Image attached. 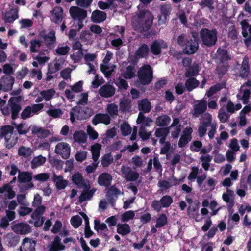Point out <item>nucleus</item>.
<instances>
[{
  "mask_svg": "<svg viewBox=\"0 0 251 251\" xmlns=\"http://www.w3.org/2000/svg\"><path fill=\"white\" fill-rule=\"evenodd\" d=\"M101 148V145L99 143H96L91 146V151L92 155V159L95 162H96L100 157Z\"/></svg>",
  "mask_w": 251,
  "mask_h": 251,
  "instance_id": "31",
  "label": "nucleus"
},
{
  "mask_svg": "<svg viewBox=\"0 0 251 251\" xmlns=\"http://www.w3.org/2000/svg\"><path fill=\"white\" fill-rule=\"evenodd\" d=\"M199 72V67L198 64L193 65L189 67L185 73L186 77L190 78L196 76Z\"/></svg>",
  "mask_w": 251,
  "mask_h": 251,
  "instance_id": "35",
  "label": "nucleus"
},
{
  "mask_svg": "<svg viewBox=\"0 0 251 251\" xmlns=\"http://www.w3.org/2000/svg\"><path fill=\"white\" fill-rule=\"evenodd\" d=\"M128 171H122L123 173L125 175L126 179L129 181H135L137 180L139 176V174L132 171L129 167L127 168Z\"/></svg>",
  "mask_w": 251,
  "mask_h": 251,
  "instance_id": "29",
  "label": "nucleus"
},
{
  "mask_svg": "<svg viewBox=\"0 0 251 251\" xmlns=\"http://www.w3.org/2000/svg\"><path fill=\"white\" fill-rule=\"evenodd\" d=\"M14 127L11 125H4L2 126L0 129V139L3 138L4 136L7 135L8 133H12L14 131ZM6 142L8 141V140L5 137Z\"/></svg>",
  "mask_w": 251,
  "mask_h": 251,
  "instance_id": "39",
  "label": "nucleus"
},
{
  "mask_svg": "<svg viewBox=\"0 0 251 251\" xmlns=\"http://www.w3.org/2000/svg\"><path fill=\"white\" fill-rule=\"evenodd\" d=\"M113 162V158L111 153L104 154L101 158V163L103 167H107Z\"/></svg>",
  "mask_w": 251,
  "mask_h": 251,
  "instance_id": "46",
  "label": "nucleus"
},
{
  "mask_svg": "<svg viewBox=\"0 0 251 251\" xmlns=\"http://www.w3.org/2000/svg\"><path fill=\"white\" fill-rule=\"evenodd\" d=\"M134 216V212L132 210H129L125 212L122 215L121 219L123 222H127L133 219Z\"/></svg>",
  "mask_w": 251,
  "mask_h": 251,
  "instance_id": "60",
  "label": "nucleus"
},
{
  "mask_svg": "<svg viewBox=\"0 0 251 251\" xmlns=\"http://www.w3.org/2000/svg\"><path fill=\"white\" fill-rule=\"evenodd\" d=\"M53 181L55 183V185L58 190H62L65 188L68 184V181L64 180L61 176L53 175Z\"/></svg>",
  "mask_w": 251,
  "mask_h": 251,
  "instance_id": "27",
  "label": "nucleus"
},
{
  "mask_svg": "<svg viewBox=\"0 0 251 251\" xmlns=\"http://www.w3.org/2000/svg\"><path fill=\"white\" fill-rule=\"evenodd\" d=\"M11 111V118L15 120L18 117L19 113L21 111L22 107L20 104H15V103L9 105Z\"/></svg>",
  "mask_w": 251,
  "mask_h": 251,
  "instance_id": "47",
  "label": "nucleus"
},
{
  "mask_svg": "<svg viewBox=\"0 0 251 251\" xmlns=\"http://www.w3.org/2000/svg\"><path fill=\"white\" fill-rule=\"evenodd\" d=\"M32 211V208L23 206H20L18 210V214L20 216H26L30 213Z\"/></svg>",
  "mask_w": 251,
  "mask_h": 251,
  "instance_id": "63",
  "label": "nucleus"
},
{
  "mask_svg": "<svg viewBox=\"0 0 251 251\" xmlns=\"http://www.w3.org/2000/svg\"><path fill=\"white\" fill-rule=\"evenodd\" d=\"M46 160V158L41 155L34 157L31 162V168L34 169L43 165Z\"/></svg>",
  "mask_w": 251,
  "mask_h": 251,
  "instance_id": "40",
  "label": "nucleus"
},
{
  "mask_svg": "<svg viewBox=\"0 0 251 251\" xmlns=\"http://www.w3.org/2000/svg\"><path fill=\"white\" fill-rule=\"evenodd\" d=\"M70 222L75 228H77L81 226L82 219L79 216L75 215L71 217Z\"/></svg>",
  "mask_w": 251,
  "mask_h": 251,
  "instance_id": "51",
  "label": "nucleus"
},
{
  "mask_svg": "<svg viewBox=\"0 0 251 251\" xmlns=\"http://www.w3.org/2000/svg\"><path fill=\"white\" fill-rule=\"evenodd\" d=\"M115 93V88L109 84H105L101 86L99 90V94L104 98H109L114 95Z\"/></svg>",
  "mask_w": 251,
  "mask_h": 251,
  "instance_id": "16",
  "label": "nucleus"
},
{
  "mask_svg": "<svg viewBox=\"0 0 251 251\" xmlns=\"http://www.w3.org/2000/svg\"><path fill=\"white\" fill-rule=\"evenodd\" d=\"M43 38L48 49H52L54 47L56 38L55 32L54 30H51L48 34L44 35Z\"/></svg>",
  "mask_w": 251,
  "mask_h": 251,
  "instance_id": "13",
  "label": "nucleus"
},
{
  "mask_svg": "<svg viewBox=\"0 0 251 251\" xmlns=\"http://www.w3.org/2000/svg\"><path fill=\"white\" fill-rule=\"evenodd\" d=\"M8 244L11 247L16 246L19 242L20 236L18 235H14L13 234L8 235Z\"/></svg>",
  "mask_w": 251,
  "mask_h": 251,
  "instance_id": "56",
  "label": "nucleus"
},
{
  "mask_svg": "<svg viewBox=\"0 0 251 251\" xmlns=\"http://www.w3.org/2000/svg\"><path fill=\"white\" fill-rule=\"evenodd\" d=\"M50 163L53 166L55 167L57 170L62 169L64 165V162L63 161L55 158L51 159L50 160Z\"/></svg>",
  "mask_w": 251,
  "mask_h": 251,
  "instance_id": "64",
  "label": "nucleus"
},
{
  "mask_svg": "<svg viewBox=\"0 0 251 251\" xmlns=\"http://www.w3.org/2000/svg\"><path fill=\"white\" fill-rule=\"evenodd\" d=\"M167 223V218L165 214L162 213L159 215L156 220L155 227L156 228L164 226Z\"/></svg>",
  "mask_w": 251,
  "mask_h": 251,
  "instance_id": "49",
  "label": "nucleus"
},
{
  "mask_svg": "<svg viewBox=\"0 0 251 251\" xmlns=\"http://www.w3.org/2000/svg\"><path fill=\"white\" fill-rule=\"evenodd\" d=\"M121 131L123 136H126L129 135L131 132V127L127 123H123L121 125Z\"/></svg>",
  "mask_w": 251,
  "mask_h": 251,
  "instance_id": "52",
  "label": "nucleus"
},
{
  "mask_svg": "<svg viewBox=\"0 0 251 251\" xmlns=\"http://www.w3.org/2000/svg\"><path fill=\"white\" fill-rule=\"evenodd\" d=\"M202 45L207 47H212L216 44L218 40V31L215 28L211 29L203 28L200 31Z\"/></svg>",
  "mask_w": 251,
  "mask_h": 251,
  "instance_id": "3",
  "label": "nucleus"
},
{
  "mask_svg": "<svg viewBox=\"0 0 251 251\" xmlns=\"http://www.w3.org/2000/svg\"><path fill=\"white\" fill-rule=\"evenodd\" d=\"M200 84V82L194 77L188 78L185 81V85L188 91H192L197 88Z\"/></svg>",
  "mask_w": 251,
  "mask_h": 251,
  "instance_id": "30",
  "label": "nucleus"
},
{
  "mask_svg": "<svg viewBox=\"0 0 251 251\" xmlns=\"http://www.w3.org/2000/svg\"><path fill=\"white\" fill-rule=\"evenodd\" d=\"M18 8H10L2 14V19L5 23H12L19 18Z\"/></svg>",
  "mask_w": 251,
  "mask_h": 251,
  "instance_id": "9",
  "label": "nucleus"
},
{
  "mask_svg": "<svg viewBox=\"0 0 251 251\" xmlns=\"http://www.w3.org/2000/svg\"><path fill=\"white\" fill-rule=\"evenodd\" d=\"M47 113L54 118L60 117L63 113L62 110L60 108L50 109L47 111Z\"/></svg>",
  "mask_w": 251,
  "mask_h": 251,
  "instance_id": "55",
  "label": "nucleus"
},
{
  "mask_svg": "<svg viewBox=\"0 0 251 251\" xmlns=\"http://www.w3.org/2000/svg\"><path fill=\"white\" fill-rule=\"evenodd\" d=\"M122 76L124 78L130 79L135 76V70L134 65H129L126 68V71L123 73Z\"/></svg>",
  "mask_w": 251,
  "mask_h": 251,
  "instance_id": "38",
  "label": "nucleus"
},
{
  "mask_svg": "<svg viewBox=\"0 0 251 251\" xmlns=\"http://www.w3.org/2000/svg\"><path fill=\"white\" fill-rule=\"evenodd\" d=\"M30 50L31 53H37L38 50L36 49V47L40 48L42 45L40 40L36 39H32L30 41Z\"/></svg>",
  "mask_w": 251,
  "mask_h": 251,
  "instance_id": "53",
  "label": "nucleus"
},
{
  "mask_svg": "<svg viewBox=\"0 0 251 251\" xmlns=\"http://www.w3.org/2000/svg\"><path fill=\"white\" fill-rule=\"evenodd\" d=\"M71 148L66 142H59L56 145L55 152L60 155L64 159H67L70 156Z\"/></svg>",
  "mask_w": 251,
  "mask_h": 251,
  "instance_id": "7",
  "label": "nucleus"
},
{
  "mask_svg": "<svg viewBox=\"0 0 251 251\" xmlns=\"http://www.w3.org/2000/svg\"><path fill=\"white\" fill-rule=\"evenodd\" d=\"M177 44L182 48L185 54H193L197 51L199 44L197 39H193L186 34H181L177 38Z\"/></svg>",
  "mask_w": 251,
  "mask_h": 251,
  "instance_id": "2",
  "label": "nucleus"
},
{
  "mask_svg": "<svg viewBox=\"0 0 251 251\" xmlns=\"http://www.w3.org/2000/svg\"><path fill=\"white\" fill-rule=\"evenodd\" d=\"M53 17V22L55 24H59L63 19V9L60 6H56L50 11Z\"/></svg>",
  "mask_w": 251,
  "mask_h": 251,
  "instance_id": "21",
  "label": "nucleus"
},
{
  "mask_svg": "<svg viewBox=\"0 0 251 251\" xmlns=\"http://www.w3.org/2000/svg\"><path fill=\"white\" fill-rule=\"evenodd\" d=\"M72 110L77 113V119L79 120L87 119L93 114L92 109L87 107L75 106L72 108Z\"/></svg>",
  "mask_w": 251,
  "mask_h": 251,
  "instance_id": "10",
  "label": "nucleus"
},
{
  "mask_svg": "<svg viewBox=\"0 0 251 251\" xmlns=\"http://www.w3.org/2000/svg\"><path fill=\"white\" fill-rule=\"evenodd\" d=\"M69 12L73 19L77 20V31L80 30L84 26L83 21L87 15L86 10L77 6H72L70 8Z\"/></svg>",
  "mask_w": 251,
  "mask_h": 251,
  "instance_id": "5",
  "label": "nucleus"
},
{
  "mask_svg": "<svg viewBox=\"0 0 251 251\" xmlns=\"http://www.w3.org/2000/svg\"><path fill=\"white\" fill-rule=\"evenodd\" d=\"M36 243L35 241L26 237L23 240L22 245L26 251H35Z\"/></svg>",
  "mask_w": 251,
  "mask_h": 251,
  "instance_id": "26",
  "label": "nucleus"
},
{
  "mask_svg": "<svg viewBox=\"0 0 251 251\" xmlns=\"http://www.w3.org/2000/svg\"><path fill=\"white\" fill-rule=\"evenodd\" d=\"M151 102L146 98L142 99L138 102V110L143 113H149L151 111Z\"/></svg>",
  "mask_w": 251,
  "mask_h": 251,
  "instance_id": "24",
  "label": "nucleus"
},
{
  "mask_svg": "<svg viewBox=\"0 0 251 251\" xmlns=\"http://www.w3.org/2000/svg\"><path fill=\"white\" fill-rule=\"evenodd\" d=\"M32 108L30 106H26L22 112L21 117L23 120H25L31 116Z\"/></svg>",
  "mask_w": 251,
  "mask_h": 251,
  "instance_id": "61",
  "label": "nucleus"
},
{
  "mask_svg": "<svg viewBox=\"0 0 251 251\" xmlns=\"http://www.w3.org/2000/svg\"><path fill=\"white\" fill-rule=\"evenodd\" d=\"M111 122V118L109 115L104 113H98L96 114L92 119V123L94 126L102 123L105 125L110 124Z\"/></svg>",
  "mask_w": 251,
  "mask_h": 251,
  "instance_id": "12",
  "label": "nucleus"
},
{
  "mask_svg": "<svg viewBox=\"0 0 251 251\" xmlns=\"http://www.w3.org/2000/svg\"><path fill=\"white\" fill-rule=\"evenodd\" d=\"M150 52V49L146 44H142L136 50L135 55L139 58H146L148 57Z\"/></svg>",
  "mask_w": 251,
  "mask_h": 251,
  "instance_id": "19",
  "label": "nucleus"
},
{
  "mask_svg": "<svg viewBox=\"0 0 251 251\" xmlns=\"http://www.w3.org/2000/svg\"><path fill=\"white\" fill-rule=\"evenodd\" d=\"M151 52L154 55H158L161 53V47L160 43L155 40L150 46Z\"/></svg>",
  "mask_w": 251,
  "mask_h": 251,
  "instance_id": "41",
  "label": "nucleus"
},
{
  "mask_svg": "<svg viewBox=\"0 0 251 251\" xmlns=\"http://www.w3.org/2000/svg\"><path fill=\"white\" fill-rule=\"evenodd\" d=\"M106 16L105 12L95 10L92 13L91 19L94 22L99 23L105 20Z\"/></svg>",
  "mask_w": 251,
  "mask_h": 251,
  "instance_id": "22",
  "label": "nucleus"
},
{
  "mask_svg": "<svg viewBox=\"0 0 251 251\" xmlns=\"http://www.w3.org/2000/svg\"><path fill=\"white\" fill-rule=\"evenodd\" d=\"M120 110L123 113H126L130 111L131 107V101L128 99L121 100L119 103Z\"/></svg>",
  "mask_w": 251,
  "mask_h": 251,
  "instance_id": "25",
  "label": "nucleus"
},
{
  "mask_svg": "<svg viewBox=\"0 0 251 251\" xmlns=\"http://www.w3.org/2000/svg\"><path fill=\"white\" fill-rule=\"evenodd\" d=\"M107 228V225L105 223H101L99 220H94V229L96 231L98 232L99 230H105Z\"/></svg>",
  "mask_w": 251,
  "mask_h": 251,
  "instance_id": "59",
  "label": "nucleus"
},
{
  "mask_svg": "<svg viewBox=\"0 0 251 251\" xmlns=\"http://www.w3.org/2000/svg\"><path fill=\"white\" fill-rule=\"evenodd\" d=\"M121 194L120 190L115 185L110 186L108 189L106 194V197L108 202L112 207L115 206L118 196Z\"/></svg>",
  "mask_w": 251,
  "mask_h": 251,
  "instance_id": "8",
  "label": "nucleus"
},
{
  "mask_svg": "<svg viewBox=\"0 0 251 251\" xmlns=\"http://www.w3.org/2000/svg\"><path fill=\"white\" fill-rule=\"evenodd\" d=\"M32 151L30 148L22 146L18 149V154L19 156L27 158L32 154Z\"/></svg>",
  "mask_w": 251,
  "mask_h": 251,
  "instance_id": "44",
  "label": "nucleus"
},
{
  "mask_svg": "<svg viewBox=\"0 0 251 251\" xmlns=\"http://www.w3.org/2000/svg\"><path fill=\"white\" fill-rule=\"evenodd\" d=\"M107 111L112 117L116 116L118 113V106L114 103L109 104L107 106Z\"/></svg>",
  "mask_w": 251,
  "mask_h": 251,
  "instance_id": "54",
  "label": "nucleus"
},
{
  "mask_svg": "<svg viewBox=\"0 0 251 251\" xmlns=\"http://www.w3.org/2000/svg\"><path fill=\"white\" fill-rule=\"evenodd\" d=\"M154 17L148 10H141L135 17L133 23L135 30L140 33L148 31L152 26Z\"/></svg>",
  "mask_w": 251,
  "mask_h": 251,
  "instance_id": "1",
  "label": "nucleus"
},
{
  "mask_svg": "<svg viewBox=\"0 0 251 251\" xmlns=\"http://www.w3.org/2000/svg\"><path fill=\"white\" fill-rule=\"evenodd\" d=\"M212 123L211 116L209 114L206 119H204L198 127V133L200 137H203L207 131V128L209 127Z\"/></svg>",
  "mask_w": 251,
  "mask_h": 251,
  "instance_id": "17",
  "label": "nucleus"
},
{
  "mask_svg": "<svg viewBox=\"0 0 251 251\" xmlns=\"http://www.w3.org/2000/svg\"><path fill=\"white\" fill-rule=\"evenodd\" d=\"M151 135V132H147L144 126H141L139 128V135L143 141L148 139Z\"/></svg>",
  "mask_w": 251,
  "mask_h": 251,
  "instance_id": "58",
  "label": "nucleus"
},
{
  "mask_svg": "<svg viewBox=\"0 0 251 251\" xmlns=\"http://www.w3.org/2000/svg\"><path fill=\"white\" fill-rule=\"evenodd\" d=\"M199 4L201 9L207 7L210 11L214 9V1L212 0H201Z\"/></svg>",
  "mask_w": 251,
  "mask_h": 251,
  "instance_id": "50",
  "label": "nucleus"
},
{
  "mask_svg": "<svg viewBox=\"0 0 251 251\" xmlns=\"http://www.w3.org/2000/svg\"><path fill=\"white\" fill-rule=\"evenodd\" d=\"M55 93L53 89H50L47 90H43L40 92V95L43 97L46 101L52 99Z\"/></svg>",
  "mask_w": 251,
  "mask_h": 251,
  "instance_id": "48",
  "label": "nucleus"
},
{
  "mask_svg": "<svg viewBox=\"0 0 251 251\" xmlns=\"http://www.w3.org/2000/svg\"><path fill=\"white\" fill-rule=\"evenodd\" d=\"M73 138L75 141L79 143H85L87 139L86 134L83 131H75L73 134Z\"/></svg>",
  "mask_w": 251,
  "mask_h": 251,
  "instance_id": "36",
  "label": "nucleus"
},
{
  "mask_svg": "<svg viewBox=\"0 0 251 251\" xmlns=\"http://www.w3.org/2000/svg\"><path fill=\"white\" fill-rule=\"evenodd\" d=\"M173 202L172 197L169 195L162 196L160 200H154L151 204V207L156 212H160L162 208H168Z\"/></svg>",
  "mask_w": 251,
  "mask_h": 251,
  "instance_id": "6",
  "label": "nucleus"
},
{
  "mask_svg": "<svg viewBox=\"0 0 251 251\" xmlns=\"http://www.w3.org/2000/svg\"><path fill=\"white\" fill-rule=\"evenodd\" d=\"M225 87V84L224 83H221L216 84L215 85L210 87L209 90L207 91L206 95L208 97H210Z\"/></svg>",
  "mask_w": 251,
  "mask_h": 251,
  "instance_id": "33",
  "label": "nucleus"
},
{
  "mask_svg": "<svg viewBox=\"0 0 251 251\" xmlns=\"http://www.w3.org/2000/svg\"><path fill=\"white\" fill-rule=\"evenodd\" d=\"M11 124L15 126L18 134L20 135L26 134L29 131L30 128L25 127V123L17 124L15 122H12Z\"/></svg>",
  "mask_w": 251,
  "mask_h": 251,
  "instance_id": "43",
  "label": "nucleus"
},
{
  "mask_svg": "<svg viewBox=\"0 0 251 251\" xmlns=\"http://www.w3.org/2000/svg\"><path fill=\"white\" fill-rule=\"evenodd\" d=\"M250 65L249 63V59L248 57H244L242 66L240 67L239 71V75L243 78H247L248 77L250 73Z\"/></svg>",
  "mask_w": 251,
  "mask_h": 251,
  "instance_id": "18",
  "label": "nucleus"
},
{
  "mask_svg": "<svg viewBox=\"0 0 251 251\" xmlns=\"http://www.w3.org/2000/svg\"><path fill=\"white\" fill-rule=\"evenodd\" d=\"M1 82L3 87V91L8 92L12 89L15 79L13 76L5 75L1 77Z\"/></svg>",
  "mask_w": 251,
  "mask_h": 251,
  "instance_id": "15",
  "label": "nucleus"
},
{
  "mask_svg": "<svg viewBox=\"0 0 251 251\" xmlns=\"http://www.w3.org/2000/svg\"><path fill=\"white\" fill-rule=\"evenodd\" d=\"M70 50V48L68 46L58 47L56 48L55 51L58 55H65L69 53Z\"/></svg>",
  "mask_w": 251,
  "mask_h": 251,
  "instance_id": "62",
  "label": "nucleus"
},
{
  "mask_svg": "<svg viewBox=\"0 0 251 251\" xmlns=\"http://www.w3.org/2000/svg\"><path fill=\"white\" fill-rule=\"evenodd\" d=\"M171 121L170 117L166 115H162L158 116L155 121L156 125L160 127H165L170 123Z\"/></svg>",
  "mask_w": 251,
  "mask_h": 251,
  "instance_id": "28",
  "label": "nucleus"
},
{
  "mask_svg": "<svg viewBox=\"0 0 251 251\" xmlns=\"http://www.w3.org/2000/svg\"><path fill=\"white\" fill-rule=\"evenodd\" d=\"M12 229L14 232L21 235L27 234L31 231L30 226L23 222L18 223L13 225Z\"/></svg>",
  "mask_w": 251,
  "mask_h": 251,
  "instance_id": "11",
  "label": "nucleus"
},
{
  "mask_svg": "<svg viewBox=\"0 0 251 251\" xmlns=\"http://www.w3.org/2000/svg\"><path fill=\"white\" fill-rule=\"evenodd\" d=\"M65 248V246L61 243V238L58 235H57L49 246V251H59L64 250Z\"/></svg>",
  "mask_w": 251,
  "mask_h": 251,
  "instance_id": "20",
  "label": "nucleus"
},
{
  "mask_svg": "<svg viewBox=\"0 0 251 251\" xmlns=\"http://www.w3.org/2000/svg\"><path fill=\"white\" fill-rule=\"evenodd\" d=\"M112 180L111 175L108 173L104 172L99 176L97 181L99 185L107 187L111 185Z\"/></svg>",
  "mask_w": 251,
  "mask_h": 251,
  "instance_id": "14",
  "label": "nucleus"
},
{
  "mask_svg": "<svg viewBox=\"0 0 251 251\" xmlns=\"http://www.w3.org/2000/svg\"><path fill=\"white\" fill-rule=\"evenodd\" d=\"M84 180L85 179H84L82 174L79 173H75L72 176V182L75 185L77 186L78 188L81 186V184L84 182Z\"/></svg>",
  "mask_w": 251,
  "mask_h": 251,
  "instance_id": "45",
  "label": "nucleus"
},
{
  "mask_svg": "<svg viewBox=\"0 0 251 251\" xmlns=\"http://www.w3.org/2000/svg\"><path fill=\"white\" fill-rule=\"evenodd\" d=\"M207 109V102L203 100L196 104L194 108L195 115L203 114Z\"/></svg>",
  "mask_w": 251,
  "mask_h": 251,
  "instance_id": "32",
  "label": "nucleus"
},
{
  "mask_svg": "<svg viewBox=\"0 0 251 251\" xmlns=\"http://www.w3.org/2000/svg\"><path fill=\"white\" fill-rule=\"evenodd\" d=\"M138 77L141 84L147 85L150 84L153 78L151 67L149 64L143 65L138 72Z\"/></svg>",
  "mask_w": 251,
  "mask_h": 251,
  "instance_id": "4",
  "label": "nucleus"
},
{
  "mask_svg": "<svg viewBox=\"0 0 251 251\" xmlns=\"http://www.w3.org/2000/svg\"><path fill=\"white\" fill-rule=\"evenodd\" d=\"M117 227V233L123 236L128 234L131 231L129 225L126 223L118 224Z\"/></svg>",
  "mask_w": 251,
  "mask_h": 251,
  "instance_id": "37",
  "label": "nucleus"
},
{
  "mask_svg": "<svg viewBox=\"0 0 251 251\" xmlns=\"http://www.w3.org/2000/svg\"><path fill=\"white\" fill-rule=\"evenodd\" d=\"M169 133V127H163L157 128L155 132L156 137L167 136Z\"/></svg>",
  "mask_w": 251,
  "mask_h": 251,
  "instance_id": "57",
  "label": "nucleus"
},
{
  "mask_svg": "<svg viewBox=\"0 0 251 251\" xmlns=\"http://www.w3.org/2000/svg\"><path fill=\"white\" fill-rule=\"evenodd\" d=\"M32 179V173L28 171L20 172L18 174V181L20 183L30 182Z\"/></svg>",
  "mask_w": 251,
  "mask_h": 251,
  "instance_id": "23",
  "label": "nucleus"
},
{
  "mask_svg": "<svg viewBox=\"0 0 251 251\" xmlns=\"http://www.w3.org/2000/svg\"><path fill=\"white\" fill-rule=\"evenodd\" d=\"M96 189L92 188L90 191H83L79 197L78 201L81 203L87 200H90L94 195Z\"/></svg>",
  "mask_w": 251,
  "mask_h": 251,
  "instance_id": "34",
  "label": "nucleus"
},
{
  "mask_svg": "<svg viewBox=\"0 0 251 251\" xmlns=\"http://www.w3.org/2000/svg\"><path fill=\"white\" fill-rule=\"evenodd\" d=\"M31 132L32 134L33 135H38L40 134V136L39 137H46L49 133V131L47 130L44 129L41 127H38L36 126H34L31 128Z\"/></svg>",
  "mask_w": 251,
  "mask_h": 251,
  "instance_id": "42",
  "label": "nucleus"
}]
</instances>
